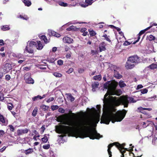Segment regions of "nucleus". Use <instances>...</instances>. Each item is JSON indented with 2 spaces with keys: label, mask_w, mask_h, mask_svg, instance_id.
Here are the masks:
<instances>
[{
  "label": "nucleus",
  "mask_w": 157,
  "mask_h": 157,
  "mask_svg": "<svg viewBox=\"0 0 157 157\" xmlns=\"http://www.w3.org/2000/svg\"><path fill=\"white\" fill-rule=\"evenodd\" d=\"M114 77L117 79H120L122 77L121 75L117 71L115 70L114 71Z\"/></svg>",
  "instance_id": "obj_19"
},
{
  "label": "nucleus",
  "mask_w": 157,
  "mask_h": 157,
  "mask_svg": "<svg viewBox=\"0 0 157 157\" xmlns=\"http://www.w3.org/2000/svg\"><path fill=\"white\" fill-rule=\"evenodd\" d=\"M119 85L121 88H122L126 86V84L123 81H120L119 82Z\"/></svg>",
  "instance_id": "obj_41"
},
{
  "label": "nucleus",
  "mask_w": 157,
  "mask_h": 157,
  "mask_svg": "<svg viewBox=\"0 0 157 157\" xmlns=\"http://www.w3.org/2000/svg\"><path fill=\"white\" fill-rule=\"evenodd\" d=\"M40 107L45 112L47 111L49 108V106H48L46 105H41Z\"/></svg>",
  "instance_id": "obj_26"
},
{
  "label": "nucleus",
  "mask_w": 157,
  "mask_h": 157,
  "mask_svg": "<svg viewBox=\"0 0 157 157\" xmlns=\"http://www.w3.org/2000/svg\"><path fill=\"white\" fill-rule=\"evenodd\" d=\"M143 86L142 85H138L137 86L136 89H139L142 88Z\"/></svg>",
  "instance_id": "obj_61"
},
{
  "label": "nucleus",
  "mask_w": 157,
  "mask_h": 157,
  "mask_svg": "<svg viewBox=\"0 0 157 157\" xmlns=\"http://www.w3.org/2000/svg\"><path fill=\"white\" fill-rule=\"evenodd\" d=\"M24 79L26 83L33 84L34 80L31 77V74L29 73H26L24 75Z\"/></svg>",
  "instance_id": "obj_6"
},
{
  "label": "nucleus",
  "mask_w": 157,
  "mask_h": 157,
  "mask_svg": "<svg viewBox=\"0 0 157 157\" xmlns=\"http://www.w3.org/2000/svg\"><path fill=\"white\" fill-rule=\"evenodd\" d=\"M11 78L10 75H6L5 76V79L7 81L9 80Z\"/></svg>",
  "instance_id": "obj_56"
},
{
  "label": "nucleus",
  "mask_w": 157,
  "mask_h": 157,
  "mask_svg": "<svg viewBox=\"0 0 157 157\" xmlns=\"http://www.w3.org/2000/svg\"><path fill=\"white\" fill-rule=\"evenodd\" d=\"M38 109L37 107H36L34 108V109H33L32 114V115L33 116L35 117L36 115L38 112Z\"/></svg>",
  "instance_id": "obj_25"
},
{
  "label": "nucleus",
  "mask_w": 157,
  "mask_h": 157,
  "mask_svg": "<svg viewBox=\"0 0 157 157\" xmlns=\"http://www.w3.org/2000/svg\"><path fill=\"white\" fill-rule=\"evenodd\" d=\"M73 70L74 69L72 68H70L67 71H66V72L67 73L70 74L72 72Z\"/></svg>",
  "instance_id": "obj_52"
},
{
  "label": "nucleus",
  "mask_w": 157,
  "mask_h": 157,
  "mask_svg": "<svg viewBox=\"0 0 157 157\" xmlns=\"http://www.w3.org/2000/svg\"><path fill=\"white\" fill-rule=\"evenodd\" d=\"M42 40H43L45 44L48 43V40L46 37L44 35L41 36L40 37Z\"/></svg>",
  "instance_id": "obj_32"
},
{
  "label": "nucleus",
  "mask_w": 157,
  "mask_h": 157,
  "mask_svg": "<svg viewBox=\"0 0 157 157\" xmlns=\"http://www.w3.org/2000/svg\"><path fill=\"white\" fill-rule=\"evenodd\" d=\"M37 47H36V49L37 50H42L44 47V45H43L42 43L40 41H37Z\"/></svg>",
  "instance_id": "obj_13"
},
{
  "label": "nucleus",
  "mask_w": 157,
  "mask_h": 157,
  "mask_svg": "<svg viewBox=\"0 0 157 157\" xmlns=\"http://www.w3.org/2000/svg\"><path fill=\"white\" fill-rule=\"evenodd\" d=\"M41 128L42 129V130H41L40 132H41V133H43L44 132V131L45 129V125H42V126L41 127Z\"/></svg>",
  "instance_id": "obj_57"
},
{
  "label": "nucleus",
  "mask_w": 157,
  "mask_h": 157,
  "mask_svg": "<svg viewBox=\"0 0 157 157\" xmlns=\"http://www.w3.org/2000/svg\"><path fill=\"white\" fill-rule=\"evenodd\" d=\"M29 130V129L26 128L23 129H18L17 131V133L18 136H20L23 134L27 133Z\"/></svg>",
  "instance_id": "obj_8"
},
{
  "label": "nucleus",
  "mask_w": 157,
  "mask_h": 157,
  "mask_svg": "<svg viewBox=\"0 0 157 157\" xmlns=\"http://www.w3.org/2000/svg\"><path fill=\"white\" fill-rule=\"evenodd\" d=\"M64 48L66 52L68 51L70 49V48L67 45L65 46Z\"/></svg>",
  "instance_id": "obj_63"
},
{
  "label": "nucleus",
  "mask_w": 157,
  "mask_h": 157,
  "mask_svg": "<svg viewBox=\"0 0 157 157\" xmlns=\"http://www.w3.org/2000/svg\"><path fill=\"white\" fill-rule=\"evenodd\" d=\"M58 111H59V112L60 113H64L65 110L63 108H59L58 109Z\"/></svg>",
  "instance_id": "obj_53"
},
{
  "label": "nucleus",
  "mask_w": 157,
  "mask_h": 157,
  "mask_svg": "<svg viewBox=\"0 0 157 157\" xmlns=\"http://www.w3.org/2000/svg\"><path fill=\"white\" fill-rule=\"evenodd\" d=\"M109 90H108L107 92L104 96L103 103L105 105L107 106H109L108 109L109 115H104L101 117L100 123L108 124L111 121L112 123H114L116 121H121L124 117L127 111L124 109L122 111H118L115 114L113 112H115L116 109L114 106H111L113 104L116 106H118L121 105H124V107H127L128 103L127 98L125 96H121L119 98L117 99V98L113 97L112 96H109L108 95H111L110 94Z\"/></svg>",
  "instance_id": "obj_1"
},
{
  "label": "nucleus",
  "mask_w": 157,
  "mask_h": 157,
  "mask_svg": "<svg viewBox=\"0 0 157 157\" xmlns=\"http://www.w3.org/2000/svg\"><path fill=\"white\" fill-rule=\"evenodd\" d=\"M125 96L126 98H127V100H128V105H127V107H128V104L129 103V100H128V99H129V101L131 102H132L134 99L133 98H132V97H128V96L127 95H125V96Z\"/></svg>",
  "instance_id": "obj_43"
},
{
  "label": "nucleus",
  "mask_w": 157,
  "mask_h": 157,
  "mask_svg": "<svg viewBox=\"0 0 157 157\" xmlns=\"http://www.w3.org/2000/svg\"><path fill=\"white\" fill-rule=\"evenodd\" d=\"M69 113L59 116L57 118L58 120V121L62 123L63 124L73 126L78 129H85L86 130V131L94 129L91 128V126L94 124L93 122L97 123L99 121V118H97L94 119L75 122L73 120L75 117L76 114L72 113L71 110H69Z\"/></svg>",
  "instance_id": "obj_2"
},
{
  "label": "nucleus",
  "mask_w": 157,
  "mask_h": 157,
  "mask_svg": "<svg viewBox=\"0 0 157 157\" xmlns=\"http://www.w3.org/2000/svg\"><path fill=\"white\" fill-rule=\"evenodd\" d=\"M33 152V149L32 148H29L25 151V154L28 155L29 154H31Z\"/></svg>",
  "instance_id": "obj_33"
},
{
  "label": "nucleus",
  "mask_w": 157,
  "mask_h": 157,
  "mask_svg": "<svg viewBox=\"0 0 157 157\" xmlns=\"http://www.w3.org/2000/svg\"><path fill=\"white\" fill-rule=\"evenodd\" d=\"M110 82V81H108L106 83L104 84V87L106 89H108V90Z\"/></svg>",
  "instance_id": "obj_37"
},
{
  "label": "nucleus",
  "mask_w": 157,
  "mask_h": 157,
  "mask_svg": "<svg viewBox=\"0 0 157 157\" xmlns=\"http://www.w3.org/2000/svg\"><path fill=\"white\" fill-rule=\"evenodd\" d=\"M99 83L98 82H94L92 84V90L94 91H95L96 88L98 87L99 86Z\"/></svg>",
  "instance_id": "obj_18"
},
{
  "label": "nucleus",
  "mask_w": 157,
  "mask_h": 157,
  "mask_svg": "<svg viewBox=\"0 0 157 157\" xmlns=\"http://www.w3.org/2000/svg\"><path fill=\"white\" fill-rule=\"evenodd\" d=\"M147 39L149 41H151L152 40H154L155 38V36H154L152 35H150L149 36H147Z\"/></svg>",
  "instance_id": "obj_29"
},
{
  "label": "nucleus",
  "mask_w": 157,
  "mask_h": 157,
  "mask_svg": "<svg viewBox=\"0 0 157 157\" xmlns=\"http://www.w3.org/2000/svg\"><path fill=\"white\" fill-rule=\"evenodd\" d=\"M6 147L5 146H4L3 147L0 149V151L1 152H3L6 149Z\"/></svg>",
  "instance_id": "obj_64"
},
{
  "label": "nucleus",
  "mask_w": 157,
  "mask_h": 157,
  "mask_svg": "<svg viewBox=\"0 0 157 157\" xmlns=\"http://www.w3.org/2000/svg\"><path fill=\"white\" fill-rule=\"evenodd\" d=\"M128 154H129V155H130L131 154H132L133 156V157H141L143 155V154L140 151H138L137 152H135V154L132 152H128Z\"/></svg>",
  "instance_id": "obj_10"
},
{
  "label": "nucleus",
  "mask_w": 157,
  "mask_h": 157,
  "mask_svg": "<svg viewBox=\"0 0 157 157\" xmlns=\"http://www.w3.org/2000/svg\"><path fill=\"white\" fill-rule=\"evenodd\" d=\"M38 99H41V96L40 95H38L37 96L32 98V100L33 101H35L37 100Z\"/></svg>",
  "instance_id": "obj_40"
},
{
  "label": "nucleus",
  "mask_w": 157,
  "mask_h": 157,
  "mask_svg": "<svg viewBox=\"0 0 157 157\" xmlns=\"http://www.w3.org/2000/svg\"><path fill=\"white\" fill-rule=\"evenodd\" d=\"M46 61H47L49 63H54V62L55 61V60H54V59H53V58H52V59H47Z\"/></svg>",
  "instance_id": "obj_54"
},
{
  "label": "nucleus",
  "mask_w": 157,
  "mask_h": 157,
  "mask_svg": "<svg viewBox=\"0 0 157 157\" xmlns=\"http://www.w3.org/2000/svg\"><path fill=\"white\" fill-rule=\"evenodd\" d=\"M118 144V142H115L113 143L109 144L108 146V150H111L112 147L113 146H115L116 147H117V144Z\"/></svg>",
  "instance_id": "obj_21"
},
{
  "label": "nucleus",
  "mask_w": 157,
  "mask_h": 157,
  "mask_svg": "<svg viewBox=\"0 0 157 157\" xmlns=\"http://www.w3.org/2000/svg\"><path fill=\"white\" fill-rule=\"evenodd\" d=\"M148 67L152 70L156 69L157 68V64L152 63Z\"/></svg>",
  "instance_id": "obj_30"
},
{
  "label": "nucleus",
  "mask_w": 157,
  "mask_h": 157,
  "mask_svg": "<svg viewBox=\"0 0 157 157\" xmlns=\"http://www.w3.org/2000/svg\"><path fill=\"white\" fill-rule=\"evenodd\" d=\"M12 69L11 65L10 64L8 63H6L4 66V70L6 72H9Z\"/></svg>",
  "instance_id": "obj_12"
},
{
  "label": "nucleus",
  "mask_w": 157,
  "mask_h": 157,
  "mask_svg": "<svg viewBox=\"0 0 157 157\" xmlns=\"http://www.w3.org/2000/svg\"><path fill=\"white\" fill-rule=\"evenodd\" d=\"M50 147V145L49 144L44 145L43 146V148L45 149H48Z\"/></svg>",
  "instance_id": "obj_47"
},
{
  "label": "nucleus",
  "mask_w": 157,
  "mask_h": 157,
  "mask_svg": "<svg viewBox=\"0 0 157 157\" xmlns=\"http://www.w3.org/2000/svg\"><path fill=\"white\" fill-rule=\"evenodd\" d=\"M63 40L64 42L68 44L72 43L73 41V39L67 36L64 37Z\"/></svg>",
  "instance_id": "obj_9"
},
{
  "label": "nucleus",
  "mask_w": 157,
  "mask_h": 157,
  "mask_svg": "<svg viewBox=\"0 0 157 157\" xmlns=\"http://www.w3.org/2000/svg\"><path fill=\"white\" fill-rule=\"evenodd\" d=\"M9 104L10 105H8L7 108L9 110H12L13 107V106L12 104L11 103H9Z\"/></svg>",
  "instance_id": "obj_51"
},
{
  "label": "nucleus",
  "mask_w": 157,
  "mask_h": 157,
  "mask_svg": "<svg viewBox=\"0 0 157 157\" xmlns=\"http://www.w3.org/2000/svg\"><path fill=\"white\" fill-rule=\"evenodd\" d=\"M48 139L46 134H45L44 135V137L41 138L42 143H46L48 141Z\"/></svg>",
  "instance_id": "obj_22"
},
{
  "label": "nucleus",
  "mask_w": 157,
  "mask_h": 157,
  "mask_svg": "<svg viewBox=\"0 0 157 157\" xmlns=\"http://www.w3.org/2000/svg\"><path fill=\"white\" fill-rule=\"evenodd\" d=\"M67 95H68L67 98H68L69 99H70L71 102H73L75 100V98L72 96L71 94L69 93Z\"/></svg>",
  "instance_id": "obj_36"
},
{
  "label": "nucleus",
  "mask_w": 157,
  "mask_h": 157,
  "mask_svg": "<svg viewBox=\"0 0 157 157\" xmlns=\"http://www.w3.org/2000/svg\"><path fill=\"white\" fill-rule=\"evenodd\" d=\"M131 44H132V42H130L127 41H126L123 44V45L124 46H127L130 45Z\"/></svg>",
  "instance_id": "obj_50"
},
{
  "label": "nucleus",
  "mask_w": 157,
  "mask_h": 157,
  "mask_svg": "<svg viewBox=\"0 0 157 157\" xmlns=\"http://www.w3.org/2000/svg\"><path fill=\"white\" fill-rule=\"evenodd\" d=\"M54 100V98L53 97H51L48 99L47 101L46 102L47 103H49L51 101H53Z\"/></svg>",
  "instance_id": "obj_55"
},
{
  "label": "nucleus",
  "mask_w": 157,
  "mask_h": 157,
  "mask_svg": "<svg viewBox=\"0 0 157 157\" xmlns=\"http://www.w3.org/2000/svg\"><path fill=\"white\" fill-rule=\"evenodd\" d=\"M75 127L69 125L66 126L62 125L60 127L57 128L58 131V133L63 134L59 136L62 139L67 134L69 136L75 137L77 136L81 138H83L85 137H89L91 139H99L101 137L100 135L98 133L95 129H92L88 130L86 132H79L75 129Z\"/></svg>",
  "instance_id": "obj_3"
},
{
  "label": "nucleus",
  "mask_w": 157,
  "mask_h": 157,
  "mask_svg": "<svg viewBox=\"0 0 157 157\" xmlns=\"http://www.w3.org/2000/svg\"><path fill=\"white\" fill-rule=\"evenodd\" d=\"M92 1L93 0H85V2L86 4H82L81 6L83 7H86L89 5H91L93 3Z\"/></svg>",
  "instance_id": "obj_15"
},
{
  "label": "nucleus",
  "mask_w": 157,
  "mask_h": 157,
  "mask_svg": "<svg viewBox=\"0 0 157 157\" xmlns=\"http://www.w3.org/2000/svg\"><path fill=\"white\" fill-rule=\"evenodd\" d=\"M0 122L4 125H6L7 124V122L6 121L3 116L0 114Z\"/></svg>",
  "instance_id": "obj_17"
},
{
  "label": "nucleus",
  "mask_w": 157,
  "mask_h": 157,
  "mask_svg": "<svg viewBox=\"0 0 157 157\" xmlns=\"http://www.w3.org/2000/svg\"><path fill=\"white\" fill-rule=\"evenodd\" d=\"M122 92L121 90H115L110 94L111 95H116L119 96L122 94Z\"/></svg>",
  "instance_id": "obj_14"
},
{
  "label": "nucleus",
  "mask_w": 157,
  "mask_h": 157,
  "mask_svg": "<svg viewBox=\"0 0 157 157\" xmlns=\"http://www.w3.org/2000/svg\"><path fill=\"white\" fill-rule=\"evenodd\" d=\"M51 35L52 36H55L57 37H59L61 36L59 34L53 31H51Z\"/></svg>",
  "instance_id": "obj_23"
},
{
  "label": "nucleus",
  "mask_w": 157,
  "mask_h": 157,
  "mask_svg": "<svg viewBox=\"0 0 157 157\" xmlns=\"http://www.w3.org/2000/svg\"><path fill=\"white\" fill-rule=\"evenodd\" d=\"M129 61H127L125 65V67L127 69H131L134 67L135 65L133 64L130 63Z\"/></svg>",
  "instance_id": "obj_11"
},
{
  "label": "nucleus",
  "mask_w": 157,
  "mask_h": 157,
  "mask_svg": "<svg viewBox=\"0 0 157 157\" xmlns=\"http://www.w3.org/2000/svg\"><path fill=\"white\" fill-rule=\"evenodd\" d=\"M106 45V44L104 42H102L100 44L99 48L100 52L105 50V46Z\"/></svg>",
  "instance_id": "obj_16"
},
{
  "label": "nucleus",
  "mask_w": 157,
  "mask_h": 157,
  "mask_svg": "<svg viewBox=\"0 0 157 157\" xmlns=\"http://www.w3.org/2000/svg\"><path fill=\"white\" fill-rule=\"evenodd\" d=\"M37 47L36 42L33 41H29L24 51L29 53H33V50L32 48Z\"/></svg>",
  "instance_id": "obj_4"
},
{
  "label": "nucleus",
  "mask_w": 157,
  "mask_h": 157,
  "mask_svg": "<svg viewBox=\"0 0 157 157\" xmlns=\"http://www.w3.org/2000/svg\"><path fill=\"white\" fill-rule=\"evenodd\" d=\"M141 58L137 55H134L129 57L128 58V61L130 62L138 64L140 62Z\"/></svg>",
  "instance_id": "obj_5"
},
{
  "label": "nucleus",
  "mask_w": 157,
  "mask_h": 157,
  "mask_svg": "<svg viewBox=\"0 0 157 157\" xmlns=\"http://www.w3.org/2000/svg\"><path fill=\"white\" fill-rule=\"evenodd\" d=\"M145 108H143L142 107H140L138 108V109L140 111V112L141 113V111H143L144 110V109Z\"/></svg>",
  "instance_id": "obj_62"
},
{
  "label": "nucleus",
  "mask_w": 157,
  "mask_h": 157,
  "mask_svg": "<svg viewBox=\"0 0 157 157\" xmlns=\"http://www.w3.org/2000/svg\"><path fill=\"white\" fill-rule=\"evenodd\" d=\"M9 127H10V129L11 132H14V128L13 126L12 125H9Z\"/></svg>",
  "instance_id": "obj_48"
},
{
  "label": "nucleus",
  "mask_w": 157,
  "mask_h": 157,
  "mask_svg": "<svg viewBox=\"0 0 157 157\" xmlns=\"http://www.w3.org/2000/svg\"><path fill=\"white\" fill-rule=\"evenodd\" d=\"M118 84L117 82H110L108 90L110 93L116 89Z\"/></svg>",
  "instance_id": "obj_7"
},
{
  "label": "nucleus",
  "mask_w": 157,
  "mask_h": 157,
  "mask_svg": "<svg viewBox=\"0 0 157 157\" xmlns=\"http://www.w3.org/2000/svg\"><path fill=\"white\" fill-rule=\"evenodd\" d=\"M90 35L91 36H95L96 34V33L92 29H90L88 30Z\"/></svg>",
  "instance_id": "obj_24"
},
{
  "label": "nucleus",
  "mask_w": 157,
  "mask_h": 157,
  "mask_svg": "<svg viewBox=\"0 0 157 157\" xmlns=\"http://www.w3.org/2000/svg\"><path fill=\"white\" fill-rule=\"evenodd\" d=\"M58 108L59 106L57 105H52L51 106V109L53 111L57 109Z\"/></svg>",
  "instance_id": "obj_44"
},
{
  "label": "nucleus",
  "mask_w": 157,
  "mask_h": 157,
  "mask_svg": "<svg viewBox=\"0 0 157 157\" xmlns=\"http://www.w3.org/2000/svg\"><path fill=\"white\" fill-rule=\"evenodd\" d=\"M102 37H105L106 40L108 42H111V40L108 37L106 34H105Z\"/></svg>",
  "instance_id": "obj_45"
},
{
  "label": "nucleus",
  "mask_w": 157,
  "mask_h": 157,
  "mask_svg": "<svg viewBox=\"0 0 157 157\" xmlns=\"http://www.w3.org/2000/svg\"><path fill=\"white\" fill-rule=\"evenodd\" d=\"M141 93L142 94H145L147 93L148 92V90L146 89H144L140 90Z\"/></svg>",
  "instance_id": "obj_46"
},
{
  "label": "nucleus",
  "mask_w": 157,
  "mask_h": 157,
  "mask_svg": "<svg viewBox=\"0 0 157 157\" xmlns=\"http://www.w3.org/2000/svg\"><path fill=\"white\" fill-rule=\"evenodd\" d=\"M4 94L2 92H0V101H3L4 99Z\"/></svg>",
  "instance_id": "obj_42"
},
{
  "label": "nucleus",
  "mask_w": 157,
  "mask_h": 157,
  "mask_svg": "<svg viewBox=\"0 0 157 157\" xmlns=\"http://www.w3.org/2000/svg\"><path fill=\"white\" fill-rule=\"evenodd\" d=\"M18 18H20L21 19H22L24 20H27L29 19V17H27V16L25 15L24 16L21 15H19L18 16Z\"/></svg>",
  "instance_id": "obj_39"
},
{
  "label": "nucleus",
  "mask_w": 157,
  "mask_h": 157,
  "mask_svg": "<svg viewBox=\"0 0 157 157\" xmlns=\"http://www.w3.org/2000/svg\"><path fill=\"white\" fill-rule=\"evenodd\" d=\"M93 79L95 80L100 81L101 79V75L100 74L98 75H96L94 76Z\"/></svg>",
  "instance_id": "obj_35"
},
{
  "label": "nucleus",
  "mask_w": 157,
  "mask_h": 157,
  "mask_svg": "<svg viewBox=\"0 0 157 157\" xmlns=\"http://www.w3.org/2000/svg\"><path fill=\"white\" fill-rule=\"evenodd\" d=\"M58 3L60 6H62L66 7L68 6L67 3H65L61 1H59Z\"/></svg>",
  "instance_id": "obj_34"
},
{
  "label": "nucleus",
  "mask_w": 157,
  "mask_h": 157,
  "mask_svg": "<svg viewBox=\"0 0 157 157\" xmlns=\"http://www.w3.org/2000/svg\"><path fill=\"white\" fill-rule=\"evenodd\" d=\"M53 75L56 77L58 78L61 77L62 76L61 73L56 72L53 73Z\"/></svg>",
  "instance_id": "obj_38"
},
{
  "label": "nucleus",
  "mask_w": 157,
  "mask_h": 157,
  "mask_svg": "<svg viewBox=\"0 0 157 157\" xmlns=\"http://www.w3.org/2000/svg\"><path fill=\"white\" fill-rule=\"evenodd\" d=\"M10 29V28L8 25H5L1 27V29L3 31L8 30Z\"/></svg>",
  "instance_id": "obj_31"
},
{
  "label": "nucleus",
  "mask_w": 157,
  "mask_h": 157,
  "mask_svg": "<svg viewBox=\"0 0 157 157\" xmlns=\"http://www.w3.org/2000/svg\"><path fill=\"white\" fill-rule=\"evenodd\" d=\"M57 64L59 65H62L63 64V62L61 59H59L57 61Z\"/></svg>",
  "instance_id": "obj_49"
},
{
  "label": "nucleus",
  "mask_w": 157,
  "mask_h": 157,
  "mask_svg": "<svg viewBox=\"0 0 157 157\" xmlns=\"http://www.w3.org/2000/svg\"><path fill=\"white\" fill-rule=\"evenodd\" d=\"M118 144H117V147L118 148L119 150H120V149H123V148L124 147V146L125 145V144L124 143L121 144L118 142Z\"/></svg>",
  "instance_id": "obj_27"
},
{
  "label": "nucleus",
  "mask_w": 157,
  "mask_h": 157,
  "mask_svg": "<svg viewBox=\"0 0 157 157\" xmlns=\"http://www.w3.org/2000/svg\"><path fill=\"white\" fill-rule=\"evenodd\" d=\"M74 27V26L73 25H72L69 28H67V30L68 31H70L72 29H73V27Z\"/></svg>",
  "instance_id": "obj_60"
},
{
  "label": "nucleus",
  "mask_w": 157,
  "mask_h": 157,
  "mask_svg": "<svg viewBox=\"0 0 157 157\" xmlns=\"http://www.w3.org/2000/svg\"><path fill=\"white\" fill-rule=\"evenodd\" d=\"M151 27V26H150L149 27L147 28L144 30L141 31L137 35V37H140V36L143 34H144L146 31H147L149 29H150Z\"/></svg>",
  "instance_id": "obj_20"
},
{
  "label": "nucleus",
  "mask_w": 157,
  "mask_h": 157,
  "mask_svg": "<svg viewBox=\"0 0 157 157\" xmlns=\"http://www.w3.org/2000/svg\"><path fill=\"white\" fill-rule=\"evenodd\" d=\"M84 70L83 68H79L78 69V72L79 73H82L84 72Z\"/></svg>",
  "instance_id": "obj_58"
},
{
  "label": "nucleus",
  "mask_w": 157,
  "mask_h": 157,
  "mask_svg": "<svg viewBox=\"0 0 157 157\" xmlns=\"http://www.w3.org/2000/svg\"><path fill=\"white\" fill-rule=\"evenodd\" d=\"M5 134V132L3 130H0V136H2Z\"/></svg>",
  "instance_id": "obj_59"
},
{
  "label": "nucleus",
  "mask_w": 157,
  "mask_h": 157,
  "mask_svg": "<svg viewBox=\"0 0 157 157\" xmlns=\"http://www.w3.org/2000/svg\"><path fill=\"white\" fill-rule=\"evenodd\" d=\"M23 2L25 5L27 6H29L31 5V2L29 0H23Z\"/></svg>",
  "instance_id": "obj_28"
}]
</instances>
